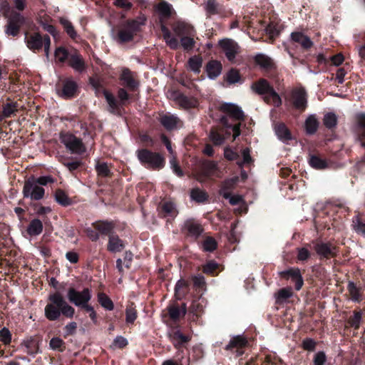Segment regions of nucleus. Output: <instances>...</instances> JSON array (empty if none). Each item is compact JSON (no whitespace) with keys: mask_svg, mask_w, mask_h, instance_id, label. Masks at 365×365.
I'll use <instances>...</instances> for the list:
<instances>
[{"mask_svg":"<svg viewBox=\"0 0 365 365\" xmlns=\"http://www.w3.org/2000/svg\"><path fill=\"white\" fill-rule=\"evenodd\" d=\"M176 15L173 6L167 1L161 0L153 6V19L155 24L160 29L166 44L173 50L178 49L179 46L178 40L173 36L169 29Z\"/></svg>","mask_w":365,"mask_h":365,"instance_id":"nucleus-1","label":"nucleus"},{"mask_svg":"<svg viewBox=\"0 0 365 365\" xmlns=\"http://www.w3.org/2000/svg\"><path fill=\"white\" fill-rule=\"evenodd\" d=\"M49 303L45 307V316L51 321L56 320L63 314L66 317H73L75 310L63 298L59 292L51 294L48 297Z\"/></svg>","mask_w":365,"mask_h":365,"instance_id":"nucleus-2","label":"nucleus"},{"mask_svg":"<svg viewBox=\"0 0 365 365\" xmlns=\"http://www.w3.org/2000/svg\"><path fill=\"white\" fill-rule=\"evenodd\" d=\"M251 88L254 93L262 96L266 104L279 108L282 105V100L274 88L264 78H261L254 82Z\"/></svg>","mask_w":365,"mask_h":365,"instance_id":"nucleus-3","label":"nucleus"},{"mask_svg":"<svg viewBox=\"0 0 365 365\" xmlns=\"http://www.w3.org/2000/svg\"><path fill=\"white\" fill-rule=\"evenodd\" d=\"M138 160L144 168L160 170L164 168L165 160L163 155L148 149L138 150Z\"/></svg>","mask_w":365,"mask_h":365,"instance_id":"nucleus-4","label":"nucleus"},{"mask_svg":"<svg viewBox=\"0 0 365 365\" xmlns=\"http://www.w3.org/2000/svg\"><path fill=\"white\" fill-rule=\"evenodd\" d=\"M187 312V307L185 303L180 304L178 302L169 304L163 312L164 322H170L173 324L179 322L184 318Z\"/></svg>","mask_w":365,"mask_h":365,"instance_id":"nucleus-5","label":"nucleus"},{"mask_svg":"<svg viewBox=\"0 0 365 365\" xmlns=\"http://www.w3.org/2000/svg\"><path fill=\"white\" fill-rule=\"evenodd\" d=\"M313 249L318 255L320 260L330 259L336 257L339 249L330 241L324 242L322 240H315L312 242Z\"/></svg>","mask_w":365,"mask_h":365,"instance_id":"nucleus-6","label":"nucleus"},{"mask_svg":"<svg viewBox=\"0 0 365 365\" xmlns=\"http://www.w3.org/2000/svg\"><path fill=\"white\" fill-rule=\"evenodd\" d=\"M26 43L31 50H40L43 46L46 56L48 58L51 40L49 36H41L38 33H34L26 36Z\"/></svg>","mask_w":365,"mask_h":365,"instance_id":"nucleus-7","label":"nucleus"},{"mask_svg":"<svg viewBox=\"0 0 365 365\" xmlns=\"http://www.w3.org/2000/svg\"><path fill=\"white\" fill-rule=\"evenodd\" d=\"M22 192L26 198L39 200L43 197L45 190L38 185L36 178H31L25 181Z\"/></svg>","mask_w":365,"mask_h":365,"instance_id":"nucleus-8","label":"nucleus"},{"mask_svg":"<svg viewBox=\"0 0 365 365\" xmlns=\"http://www.w3.org/2000/svg\"><path fill=\"white\" fill-rule=\"evenodd\" d=\"M136 31V21L135 20L129 21L121 25L116 35L113 34V38L118 43H125L133 39Z\"/></svg>","mask_w":365,"mask_h":365,"instance_id":"nucleus-9","label":"nucleus"},{"mask_svg":"<svg viewBox=\"0 0 365 365\" xmlns=\"http://www.w3.org/2000/svg\"><path fill=\"white\" fill-rule=\"evenodd\" d=\"M289 101L293 108L301 112L307 107V95L304 88H294L292 90Z\"/></svg>","mask_w":365,"mask_h":365,"instance_id":"nucleus-10","label":"nucleus"},{"mask_svg":"<svg viewBox=\"0 0 365 365\" xmlns=\"http://www.w3.org/2000/svg\"><path fill=\"white\" fill-rule=\"evenodd\" d=\"M61 142L73 153L81 154L86 151V148L81 139L71 133L61 135Z\"/></svg>","mask_w":365,"mask_h":365,"instance_id":"nucleus-11","label":"nucleus"},{"mask_svg":"<svg viewBox=\"0 0 365 365\" xmlns=\"http://www.w3.org/2000/svg\"><path fill=\"white\" fill-rule=\"evenodd\" d=\"M67 297L68 300L77 307H81L85 303H88L91 294L88 289H84L82 292L76 291L73 288H70L68 291Z\"/></svg>","mask_w":365,"mask_h":365,"instance_id":"nucleus-12","label":"nucleus"},{"mask_svg":"<svg viewBox=\"0 0 365 365\" xmlns=\"http://www.w3.org/2000/svg\"><path fill=\"white\" fill-rule=\"evenodd\" d=\"M247 345L248 341L245 336L237 335L230 339V341L226 345L225 349L232 353H235L239 356L245 353V349Z\"/></svg>","mask_w":365,"mask_h":365,"instance_id":"nucleus-13","label":"nucleus"},{"mask_svg":"<svg viewBox=\"0 0 365 365\" xmlns=\"http://www.w3.org/2000/svg\"><path fill=\"white\" fill-rule=\"evenodd\" d=\"M219 45L224 51L227 61L234 63L235 56L240 52L239 45L232 39H223L219 41Z\"/></svg>","mask_w":365,"mask_h":365,"instance_id":"nucleus-14","label":"nucleus"},{"mask_svg":"<svg viewBox=\"0 0 365 365\" xmlns=\"http://www.w3.org/2000/svg\"><path fill=\"white\" fill-rule=\"evenodd\" d=\"M279 275L281 278L286 280L292 279L294 283V289L297 291H299L302 288L304 279L299 268H289L279 272Z\"/></svg>","mask_w":365,"mask_h":365,"instance_id":"nucleus-15","label":"nucleus"},{"mask_svg":"<svg viewBox=\"0 0 365 365\" xmlns=\"http://www.w3.org/2000/svg\"><path fill=\"white\" fill-rule=\"evenodd\" d=\"M219 110L227 118L229 116L234 120H245V113L242 109L235 104L224 103L219 106Z\"/></svg>","mask_w":365,"mask_h":365,"instance_id":"nucleus-16","label":"nucleus"},{"mask_svg":"<svg viewBox=\"0 0 365 365\" xmlns=\"http://www.w3.org/2000/svg\"><path fill=\"white\" fill-rule=\"evenodd\" d=\"M182 231L186 237L196 240L202 234L203 228L195 220L189 219L184 222Z\"/></svg>","mask_w":365,"mask_h":365,"instance_id":"nucleus-17","label":"nucleus"},{"mask_svg":"<svg viewBox=\"0 0 365 365\" xmlns=\"http://www.w3.org/2000/svg\"><path fill=\"white\" fill-rule=\"evenodd\" d=\"M346 289L349 292V299L354 302L360 303L364 299V289L362 285L354 281H348Z\"/></svg>","mask_w":365,"mask_h":365,"instance_id":"nucleus-18","label":"nucleus"},{"mask_svg":"<svg viewBox=\"0 0 365 365\" xmlns=\"http://www.w3.org/2000/svg\"><path fill=\"white\" fill-rule=\"evenodd\" d=\"M206 18H212L214 15H222L225 12L223 4L217 0H207L202 4Z\"/></svg>","mask_w":365,"mask_h":365,"instance_id":"nucleus-19","label":"nucleus"},{"mask_svg":"<svg viewBox=\"0 0 365 365\" xmlns=\"http://www.w3.org/2000/svg\"><path fill=\"white\" fill-rule=\"evenodd\" d=\"M254 62L264 72H272L276 69V65L273 58L263 53L255 55Z\"/></svg>","mask_w":365,"mask_h":365,"instance_id":"nucleus-20","label":"nucleus"},{"mask_svg":"<svg viewBox=\"0 0 365 365\" xmlns=\"http://www.w3.org/2000/svg\"><path fill=\"white\" fill-rule=\"evenodd\" d=\"M281 359L274 355L255 356L246 361L245 365H277Z\"/></svg>","mask_w":365,"mask_h":365,"instance_id":"nucleus-21","label":"nucleus"},{"mask_svg":"<svg viewBox=\"0 0 365 365\" xmlns=\"http://www.w3.org/2000/svg\"><path fill=\"white\" fill-rule=\"evenodd\" d=\"M364 314V309L360 308L355 309L352 314L345 321V328H353L354 331H358L363 322Z\"/></svg>","mask_w":365,"mask_h":365,"instance_id":"nucleus-22","label":"nucleus"},{"mask_svg":"<svg viewBox=\"0 0 365 365\" xmlns=\"http://www.w3.org/2000/svg\"><path fill=\"white\" fill-rule=\"evenodd\" d=\"M175 35L182 38L185 35H195V29L193 26L184 21H172L170 25Z\"/></svg>","mask_w":365,"mask_h":365,"instance_id":"nucleus-23","label":"nucleus"},{"mask_svg":"<svg viewBox=\"0 0 365 365\" xmlns=\"http://www.w3.org/2000/svg\"><path fill=\"white\" fill-rule=\"evenodd\" d=\"M223 66L220 61L217 60L209 61L205 66V71L211 79H215L222 72Z\"/></svg>","mask_w":365,"mask_h":365,"instance_id":"nucleus-24","label":"nucleus"},{"mask_svg":"<svg viewBox=\"0 0 365 365\" xmlns=\"http://www.w3.org/2000/svg\"><path fill=\"white\" fill-rule=\"evenodd\" d=\"M291 40L301 46L304 50H309L313 46L314 43L310 37L300 31H294L291 34Z\"/></svg>","mask_w":365,"mask_h":365,"instance_id":"nucleus-25","label":"nucleus"},{"mask_svg":"<svg viewBox=\"0 0 365 365\" xmlns=\"http://www.w3.org/2000/svg\"><path fill=\"white\" fill-rule=\"evenodd\" d=\"M161 125L167 130H173L182 126V122L173 115H163L160 119Z\"/></svg>","mask_w":365,"mask_h":365,"instance_id":"nucleus-26","label":"nucleus"},{"mask_svg":"<svg viewBox=\"0 0 365 365\" xmlns=\"http://www.w3.org/2000/svg\"><path fill=\"white\" fill-rule=\"evenodd\" d=\"M190 290V284L187 281L181 279L178 280L174 289V295L176 299L182 300L187 294Z\"/></svg>","mask_w":365,"mask_h":365,"instance_id":"nucleus-27","label":"nucleus"},{"mask_svg":"<svg viewBox=\"0 0 365 365\" xmlns=\"http://www.w3.org/2000/svg\"><path fill=\"white\" fill-rule=\"evenodd\" d=\"M274 131L279 140L283 142H288L292 140V134L284 123H277L274 125Z\"/></svg>","mask_w":365,"mask_h":365,"instance_id":"nucleus-28","label":"nucleus"},{"mask_svg":"<svg viewBox=\"0 0 365 365\" xmlns=\"http://www.w3.org/2000/svg\"><path fill=\"white\" fill-rule=\"evenodd\" d=\"M357 122V139L361 143V146L365 148V114L361 113L356 116Z\"/></svg>","mask_w":365,"mask_h":365,"instance_id":"nucleus-29","label":"nucleus"},{"mask_svg":"<svg viewBox=\"0 0 365 365\" xmlns=\"http://www.w3.org/2000/svg\"><path fill=\"white\" fill-rule=\"evenodd\" d=\"M309 163L312 168L316 170H324L328 168L327 160L322 158L319 154H310Z\"/></svg>","mask_w":365,"mask_h":365,"instance_id":"nucleus-30","label":"nucleus"},{"mask_svg":"<svg viewBox=\"0 0 365 365\" xmlns=\"http://www.w3.org/2000/svg\"><path fill=\"white\" fill-rule=\"evenodd\" d=\"M68 61L69 65L76 71L81 72L85 68L84 61L76 51L70 54Z\"/></svg>","mask_w":365,"mask_h":365,"instance_id":"nucleus-31","label":"nucleus"},{"mask_svg":"<svg viewBox=\"0 0 365 365\" xmlns=\"http://www.w3.org/2000/svg\"><path fill=\"white\" fill-rule=\"evenodd\" d=\"M220 267V264H217L214 259H211L202 265V272L208 276L215 277L222 271Z\"/></svg>","mask_w":365,"mask_h":365,"instance_id":"nucleus-32","label":"nucleus"},{"mask_svg":"<svg viewBox=\"0 0 365 365\" xmlns=\"http://www.w3.org/2000/svg\"><path fill=\"white\" fill-rule=\"evenodd\" d=\"M124 248L123 242L115 235H110L108 250L112 252H120Z\"/></svg>","mask_w":365,"mask_h":365,"instance_id":"nucleus-33","label":"nucleus"},{"mask_svg":"<svg viewBox=\"0 0 365 365\" xmlns=\"http://www.w3.org/2000/svg\"><path fill=\"white\" fill-rule=\"evenodd\" d=\"M352 226L356 234L365 237V215L354 216L352 220Z\"/></svg>","mask_w":365,"mask_h":365,"instance_id":"nucleus-34","label":"nucleus"},{"mask_svg":"<svg viewBox=\"0 0 365 365\" xmlns=\"http://www.w3.org/2000/svg\"><path fill=\"white\" fill-rule=\"evenodd\" d=\"M160 215L163 217L173 218L178 215V211L174 204L171 202H165L160 207Z\"/></svg>","mask_w":365,"mask_h":365,"instance_id":"nucleus-35","label":"nucleus"},{"mask_svg":"<svg viewBox=\"0 0 365 365\" xmlns=\"http://www.w3.org/2000/svg\"><path fill=\"white\" fill-rule=\"evenodd\" d=\"M173 345L178 348L190 341V336L183 334L180 330L173 331L171 334Z\"/></svg>","mask_w":365,"mask_h":365,"instance_id":"nucleus-36","label":"nucleus"},{"mask_svg":"<svg viewBox=\"0 0 365 365\" xmlns=\"http://www.w3.org/2000/svg\"><path fill=\"white\" fill-rule=\"evenodd\" d=\"M77 89L76 83L71 80H68L64 82L61 96L68 98L74 96Z\"/></svg>","mask_w":365,"mask_h":365,"instance_id":"nucleus-37","label":"nucleus"},{"mask_svg":"<svg viewBox=\"0 0 365 365\" xmlns=\"http://www.w3.org/2000/svg\"><path fill=\"white\" fill-rule=\"evenodd\" d=\"M319 125V120L314 115H309L304 121V129L307 134H314Z\"/></svg>","mask_w":365,"mask_h":365,"instance_id":"nucleus-38","label":"nucleus"},{"mask_svg":"<svg viewBox=\"0 0 365 365\" xmlns=\"http://www.w3.org/2000/svg\"><path fill=\"white\" fill-rule=\"evenodd\" d=\"M225 80L229 84H235L237 83H242L243 80L238 70L235 68H230L225 76Z\"/></svg>","mask_w":365,"mask_h":365,"instance_id":"nucleus-39","label":"nucleus"},{"mask_svg":"<svg viewBox=\"0 0 365 365\" xmlns=\"http://www.w3.org/2000/svg\"><path fill=\"white\" fill-rule=\"evenodd\" d=\"M202 58L200 56H192L188 59L187 65L190 71L195 73L199 74L201 72V67L202 66Z\"/></svg>","mask_w":365,"mask_h":365,"instance_id":"nucleus-40","label":"nucleus"},{"mask_svg":"<svg viewBox=\"0 0 365 365\" xmlns=\"http://www.w3.org/2000/svg\"><path fill=\"white\" fill-rule=\"evenodd\" d=\"M338 122V118L334 113H326L324 115L323 124L329 130H334Z\"/></svg>","mask_w":365,"mask_h":365,"instance_id":"nucleus-41","label":"nucleus"},{"mask_svg":"<svg viewBox=\"0 0 365 365\" xmlns=\"http://www.w3.org/2000/svg\"><path fill=\"white\" fill-rule=\"evenodd\" d=\"M264 31L271 41H274L280 34L279 25L274 22H270L267 25Z\"/></svg>","mask_w":365,"mask_h":365,"instance_id":"nucleus-42","label":"nucleus"},{"mask_svg":"<svg viewBox=\"0 0 365 365\" xmlns=\"http://www.w3.org/2000/svg\"><path fill=\"white\" fill-rule=\"evenodd\" d=\"M17 110L18 104L16 102H8L2 106V114L4 118L14 116Z\"/></svg>","mask_w":365,"mask_h":365,"instance_id":"nucleus-43","label":"nucleus"},{"mask_svg":"<svg viewBox=\"0 0 365 365\" xmlns=\"http://www.w3.org/2000/svg\"><path fill=\"white\" fill-rule=\"evenodd\" d=\"M43 230V224L41 220L38 219H34L33 220L28 228H27V232L30 235H38L41 233Z\"/></svg>","mask_w":365,"mask_h":365,"instance_id":"nucleus-44","label":"nucleus"},{"mask_svg":"<svg viewBox=\"0 0 365 365\" xmlns=\"http://www.w3.org/2000/svg\"><path fill=\"white\" fill-rule=\"evenodd\" d=\"M190 196L192 200L203 203L207 200L208 195L200 188H192L190 192Z\"/></svg>","mask_w":365,"mask_h":365,"instance_id":"nucleus-45","label":"nucleus"},{"mask_svg":"<svg viewBox=\"0 0 365 365\" xmlns=\"http://www.w3.org/2000/svg\"><path fill=\"white\" fill-rule=\"evenodd\" d=\"M220 121L224 127L230 128L233 130L235 138L240 135V134H241L240 123H237L235 125H232L230 123L229 119L227 116H222V118H220Z\"/></svg>","mask_w":365,"mask_h":365,"instance_id":"nucleus-46","label":"nucleus"},{"mask_svg":"<svg viewBox=\"0 0 365 365\" xmlns=\"http://www.w3.org/2000/svg\"><path fill=\"white\" fill-rule=\"evenodd\" d=\"M202 250L205 252H213L217 248V242L213 237H206L202 243Z\"/></svg>","mask_w":365,"mask_h":365,"instance_id":"nucleus-47","label":"nucleus"},{"mask_svg":"<svg viewBox=\"0 0 365 365\" xmlns=\"http://www.w3.org/2000/svg\"><path fill=\"white\" fill-rule=\"evenodd\" d=\"M234 185L235 182L233 180H225L220 188V194L222 195L224 198L229 199L232 195L231 190L233 189Z\"/></svg>","mask_w":365,"mask_h":365,"instance_id":"nucleus-48","label":"nucleus"},{"mask_svg":"<svg viewBox=\"0 0 365 365\" xmlns=\"http://www.w3.org/2000/svg\"><path fill=\"white\" fill-rule=\"evenodd\" d=\"M120 80L122 81L123 84L128 88H133L135 86V81L131 73L128 68L123 69Z\"/></svg>","mask_w":365,"mask_h":365,"instance_id":"nucleus-49","label":"nucleus"},{"mask_svg":"<svg viewBox=\"0 0 365 365\" xmlns=\"http://www.w3.org/2000/svg\"><path fill=\"white\" fill-rule=\"evenodd\" d=\"M93 227L101 234H108L113 228L110 222H97L93 224Z\"/></svg>","mask_w":365,"mask_h":365,"instance_id":"nucleus-50","label":"nucleus"},{"mask_svg":"<svg viewBox=\"0 0 365 365\" xmlns=\"http://www.w3.org/2000/svg\"><path fill=\"white\" fill-rule=\"evenodd\" d=\"M293 295V291L292 287H286L281 289L277 293V302H284L288 299L291 298Z\"/></svg>","mask_w":365,"mask_h":365,"instance_id":"nucleus-51","label":"nucleus"},{"mask_svg":"<svg viewBox=\"0 0 365 365\" xmlns=\"http://www.w3.org/2000/svg\"><path fill=\"white\" fill-rule=\"evenodd\" d=\"M180 104L185 108H195L197 106V101L195 98H189L183 94L178 97Z\"/></svg>","mask_w":365,"mask_h":365,"instance_id":"nucleus-52","label":"nucleus"},{"mask_svg":"<svg viewBox=\"0 0 365 365\" xmlns=\"http://www.w3.org/2000/svg\"><path fill=\"white\" fill-rule=\"evenodd\" d=\"M317 342L311 337H305L303 339L300 346L308 352H314Z\"/></svg>","mask_w":365,"mask_h":365,"instance_id":"nucleus-53","label":"nucleus"},{"mask_svg":"<svg viewBox=\"0 0 365 365\" xmlns=\"http://www.w3.org/2000/svg\"><path fill=\"white\" fill-rule=\"evenodd\" d=\"M60 23L63 26L65 31L71 38L75 39L77 37V34L71 22L69 20L65 18H61Z\"/></svg>","mask_w":365,"mask_h":365,"instance_id":"nucleus-54","label":"nucleus"},{"mask_svg":"<svg viewBox=\"0 0 365 365\" xmlns=\"http://www.w3.org/2000/svg\"><path fill=\"white\" fill-rule=\"evenodd\" d=\"M195 35H185L180 38V43L185 51H191L195 47Z\"/></svg>","mask_w":365,"mask_h":365,"instance_id":"nucleus-55","label":"nucleus"},{"mask_svg":"<svg viewBox=\"0 0 365 365\" xmlns=\"http://www.w3.org/2000/svg\"><path fill=\"white\" fill-rule=\"evenodd\" d=\"M103 95L108 104L110 112L113 113H116L118 109V104L116 102L114 96L106 91L103 92Z\"/></svg>","mask_w":365,"mask_h":365,"instance_id":"nucleus-56","label":"nucleus"},{"mask_svg":"<svg viewBox=\"0 0 365 365\" xmlns=\"http://www.w3.org/2000/svg\"><path fill=\"white\" fill-rule=\"evenodd\" d=\"M98 300L100 304L108 310L113 309V304L110 299L104 293H99L98 294Z\"/></svg>","mask_w":365,"mask_h":365,"instance_id":"nucleus-57","label":"nucleus"},{"mask_svg":"<svg viewBox=\"0 0 365 365\" xmlns=\"http://www.w3.org/2000/svg\"><path fill=\"white\" fill-rule=\"evenodd\" d=\"M311 252L306 247L297 248V259L299 261H307L311 257Z\"/></svg>","mask_w":365,"mask_h":365,"instance_id":"nucleus-58","label":"nucleus"},{"mask_svg":"<svg viewBox=\"0 0 365 365\" xmlns=\"http://www.w3.org/2000/svg\"><path fill=\"white\" fill-rule=\"evenodd\" d=\"M210 137L215 145H221L225 142V136L222 133L217 130H212L210 131Z\"/></svg>","mask_w":365,"mask_h":365,"instance_id":"nucleus-59","label":"nucleus"},{"mask_svg":"<svg viewBox=\"0 0 365 365\" xmlns=\"http://www.w3.org/2000/svg\"><path fill=\"white\" fill-rule=\"evenodd\" d=\"M22 346L24 348V351L29 354H34L37 352L36 343L33 339L24 341Z\"/></svg>","mask_w":365,"mask_h":365,"instance_id":"nucleus-60","label":"nucleus"},{"mask_svg":"<svg viewBox=\"0 0 365 365\" xmlns=\"http://www.w3.org/2000/svg\"><path fill=\"white\" fill-rule=\"evenodd\" d=\"M8 21L21 27L26 21L25 18L19 13H12L11 16L9 18Z\"/></svg>","mask_w":365,"mask_h":365,"instance_id":"nucleus-61","label":"nucleus"},{"mask_svg":"<svg viewBox=\"0 0 365 365\" xmlns=\"http://www.w3.org/2000/svg\"><path fill=\"white\" fill-rule=\"evenodd\" d=\"M55 58L58 62L63 63L67 58H69L67 51L63 47H58L55 51Z\"/></svg>","mask_w":365,"mask_h":365,"instance_id":"nucleus-62","label":"nucleus"},{"mask_svg":"<svg viewBox=\"0 0 365 365\" xmlns=\"http://www.w3.org/2000/svg\"><path fill=\"white\" fill-rule=\"evenodd\" d=\"M56 200L61 205L66 206L70 205L71 200L62 190H57L55 195Z\"/></svg>","mask_w":365,"mask_h":365,"instance_id":"nucleus-63","label":"nucleus"},{"mask_svg":"<svg viewBox=\"0 0 365 365\" xmlns=\"http://www.w3.org/2000/svg\"><path fill=\"white\" fill-rule=\"evenodd\" d=\"M327 361V356L324 351H319L316 353L313 358L314 365H324Z\"/></svg>","mask_w":365,"mask_h":365,"instance_id":"nucleus-64","label":"nucleus"}]
</instances>
